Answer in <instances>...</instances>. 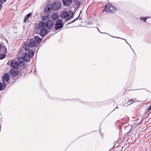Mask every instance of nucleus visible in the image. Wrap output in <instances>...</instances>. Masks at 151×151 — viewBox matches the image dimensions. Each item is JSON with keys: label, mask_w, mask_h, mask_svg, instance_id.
Instances as JSON below:
<instances>
[{"label": "nucleus", "mask_w": 151, "mask_h": 151, "mask_svg": "<svg viewBox=\"0 0 151 151\" xmlns=\"http://www.w3.org/2000/svg\"><path fill=\"white\" fill-rule=\"evenodd\" d=\"M50 7H48L47 6L45 9L44 10V12H49L50 11Z\"/></svg>", "instance_id": "nucleus-19"}, {"label": "nucleus", "mask_w": 151, "mask_h": 151, "mask_svg": "<svg viewBox=\"0 0 151 151\" xmlns=\"http://www.w3.org/2000/svg\"><path fill=\"white\" fill-rule=\"evenodd\" d=\"M72 0H63V4L66 6H68L71 3Z\"/></svg>", "instance_id": "nucleus-14"}, {"label": "nucleus", "mask_w": 151, "mask_h": 151, "mask_svg": "<svg viewBox=\"0 0 151 151\" xmlns=\"http://www.w3.org/2000/svg\"><path fill=\"white\" fill-rule=\"evenodd\" d=\"M148 18V17H141L140 18V19L146 22V20Z\"/></svg>", "instance_id": "nucleus-21"}, {"label": "nucleus", "mask_w": 151, "mask_h": 151, "mask_svg": "<svg viewBox=\"0 0 151 151\" xmlns=\"http://www.w3.org/2000/svg\"><path fill=\"white\" fill-rule=\"evenodd\" d=\"M10 77L8 73H6L4 74L2 78L3 82L4 84H6L5 83L7 82L9 80Z\"/></svg>", "instance_id": "nucleus-10"}, {"label": "nucleus", "mask_w": 151, "mask_h": 151, "mask_svg": "<svg viewBox=\"0 0 151 151\" xmlns=\"http://www.w3.org/2000/svg\"><path fill=\"white\" fill-rule=\"evenodd\" d=\"M104 11L107 12L114 13L117 11V9L112 4H108L106 5Z\"/></svg>", "instance_id": "nucleus-5"}, {"label": "nucleus", "mask_w": 151, "mask_h": 151, "mask_svg": "<svg viewBox=\"0 0 151 151\" xmlns=\"http://www.w3.org/2000/svg\"><path fill=\"white\" fill-rule=\"evenodd\" d=\"M5 50H6V48Z\"/></svg>", "instance_id": "nucleus-29"}, {"label": "nucleus", "mask_w": 151, "mask_h": 151, "mask_svg": "<svg viewBox=\"0 0 151 151\" xmlns=\"http://www.w3.org/2000/svg\"><path fill=\"white\" fill-rule=\"evenodd\" d=\"M130 102H132V103H131L130 104H132L133 103H134V102H135V101L134 102V100L133 99H131V100H130Z\"/></svg>", "instance_id": "nucleus-26"}, {"label": "nucleus", "mask_w": 151, "mask_h": 151, "mask_svg": "<svg viewBox=\"0 0 151 151\" xmlns=\"http://www.w3.org/2000/svg\"><path fill=\"white\" fill-rule=\"evenodd\" d=\"M79 16H80V14L78 16L77 18H76V19H75L73 20V21H72L71 22V23L73 22H75L76 21V20H78V19Z\"/></svg>", "instance_id": "nucleus-22"}, {"label": "nucleus", "mask_w": 151, "mask_h": 151, "mask_svg": "<svg viewBox=\"0 0 151 151\" xmlns=\"http://www.w3.org/2000/svg\"><path fill=\"white\" fill-rule=\"evenodd\" d=\"M35 30L37 34H39L42 37L44 36L48 32V30L46 29L45 22L42 21L36 24Z\"/></svg>", "instance_id": "nucleus-2"}, {"label": "nucleus", "mask_w": 151, "mask_h": 151, "mask_svg": "<svg viewBox=\"0 0 151 151\" xmlns=\"http://www.w3.org/2000/svg\"><path fill=\"white\" fill-rule=\"evenodd\" d=\"M63 24H62L61 19H59L56 22L55 25V29L56 30L59 29L63 27Z\"/></svg>", "instance_id": "nucleus-8"}, {"label": "nucleus", "mask_w": 151, "mask_h": 151, "mask_svg": "<svg viewBox=\"0 0 151 151\" xmlns=\"http://www.w3.org/2000/svg\"><path fill=\"white\" fill-rule=\"evenodd\" d=\"M115 37V38H119V37Z\"/></svg>", "instance_id": "nucleus-28"}, {"label": "nucleus", "mask_w": 151, "mask_h": 151, "mask_svg": "<svg viewBox=\"0 0 151 151\" xmlns=\"http://www.w3.org/2000/svg\"><path fill=\"white\" fill-rule=\"evenodd\" d=\"M42 19L44 21L47 20V19L49 18V15L47 14L46 15H43V16H42Z\"/></svg>", "instance_id": "nucleus-18"}, {"label": "nucleus", "mask_w": 151, "mask_h": 151, "mask_svg": "<svg viewBox=\"0 0 151 151\" xmlns=\"http://www.w3.org/2000/svg\"><path fill=\"white\" fill-rule=\"evenodd\" d=\"M60 3L58 1H56L52 4V9L54 10H57L60 8Z\"/></svg>", "instance_id": "nucleus-9"}, {"label": "nucleus", "mask_w": 151, "mask_h": 151, "mask_svg": "<svg viewBox=\"0 0 151 151\" xmlns=\"http://www.w3.org/2000/svg\"><path fill=\"white\" fill-rule=\"evenodd\" d=\"M73 15V13L72 12H68L67 11H64L62 12L60 17L62 19H65L66 21H68L72 17Z\"/></svg>", "instance_id": "nucleus-4"}, {"label": "nucleus", "mask_w": 151, "mask_h": 151, "mask_svg": "<svg viewBox=\"0 0 151 151\" xmlns=\"http://www.w3.org/2000/svg\"><path fill=\"white\" fill-rule=\"evenodd\" d=\"M121 39H123V40H124L125 41V42H126V43H127V44H128V45L130 46V48L132 49V50L134 52V51H133V49L131 48V45H130L128 43V42H127V41L126 40H125V39H122V38H121Z\"/></svg>", "instance_id": "nucleus-24"}, {"label": "nucleus", "mask_w": 151, "mask_h": 151, "mask_svg": "<svg viewBox=\"0 0 151 151\" xmlns=\"http://www.w3.org/2000/svg\"><path fill=\"white\" fill-rule=\"evenodd\" d=\"M32 13H30L27 15H26L24 20V22L26 23V22L28 20L30 17L32 15Z\"/></svg>", "instance_id": "nucleus-16"}, {"label": "nucleus", "mask_w": 151, "mask_h": 151, "mask_svg": "<svg viewBox=\"0 0 151 151\" xmlns=\"http://www.w3.org/2000/svg\"><path fill=\"white\" fill-rule=\"evenodd\" d=\"M74 6L76 9H78L82 4L80 1L78 0H75L74 1Z\"/></svg>", "instance_id": "nucleus-12"}, {"label": "nucleus", "mask_w": 151, "mask_h": 151, "mask_svg": "<svg viewBox=\"0 0 151 151\" xmlns=\"http://www.w3.org/2000/svg\"><path fill=\"white\" fill-rule=\"evenodd\" d=\"M6 0H0V3L3 4L4 2L6 1Z\"/></svg>", "instance_id": "nucleus-23"}, {"label": "nucleus", "mask_w": 151, "mask_h": 151, "mask_svg": "<svg viewBox=\"0 0 151 151\" xmlns=\"http://www.w3.org/2000/svg\"><path fill=\"white\" fill-rule=\"evenodd\" d=\"M9 62L7 63V65H9Z\"/></svg>", "instance_id": "nucleus-27"}, {"label": "nucleus", "mask_w": 151, "mask_h": 151, "mask_svg": "<svg viewBox=\"0 0 151 151\" xmlns=\"http://www.w3.org/2000/svg\"><path fill=\"white\" fill-rule=\"evenodd\" d=\"M150 19L151 20V19Z\"/></svg>", "instance_id": "nucleus-31"}, {"label": "nucleus", "mask_w": 151, "mask_h": 151, "mask_svg": "<svg viewBox=\"0 0 151 151\" xmlns=\"http://www.w3.org/2000/svg\"><path fill=\"white\" fill-rule=\"evenodd\" d=\"M36 44L34 39H31L30 40L29 43L26 42L24 43L23 47H22L19 50V52L20 53H22L24 51L26 52L30 47H34L36 46Z\"/></svg>", "instance_id": "nucleus-3"}, {"label": "nucleus", "mask_w": 151, "mask_h": 151, "mask_svg": "<svg viewBox=\"0 0 151 151\" xmlns=\"http://www.w3.org/2000/svg\"><path fill=\"white\" fill-rule=\"evenodd\" d=\"M10 66L14 69H18L19 66H21V65L19 64V63L16 61L13 60L10 63Z\"/></svg>", "instance_id": "nucleus-6"}, {"label": "nucleus", "mask_w": 151, "mask_h": 151, "mask_svg": "<svg viewBox=\"0 0 151 151\" xmlns=\"http://www.w3.org/2000/svg\"><path fill=\"white\" fill-rule=\"evenodd\" d=\"M5 87L6 85L4 84L3 82H0V91L4 90Z\"/></svg>", "instance_id": "nucleus-17"}, {"label": "nucleus", "mask_w": 151, "mask_h": 151, "mask_svg": "<svg viewBox=\"0 0 151 151\" xmlns=\"http://www.w3.org/2000/svg\"><path fill=\"white\" fill-rule=\"evenodd\" d=\"M17 69H12L11 70L10 74L12 77H15L19 73V71L17 70Z\"/></svg>", "instance_id": "nucleus-11"}, {"label": "nucleus", "mask_w": 151, "mask_h": 151, "mask_svg": "<svg viewBox=\"0 0 151 151\" xmlns=\"http://www.w3.org/2000/svg\"><path fill=\"white\" fill-rule=\"evenodd\" d=\"M6 56V55L5 54H0V60L3 59Z\"/></svg>", "instance_id": "nucleus-20"}, {"label": "nucleus", "mask_w": 151, "mask_h": 151, "mask_svg": "<svg viewBox=\"0 0 151 151\" xmlns=\"http://www.w3.org/2000/svg\"><path fill=\"white\" fill-rule=\"evenodd\" d=\"M1 45L0 44V47H1Z\"/></svg>", "instance_id": "nucleus-30"}, {"label": "nucleus", "mask_w": 151, "mask_h": 151, "mask_svg": "<svg viewBox=\"0 0 151 151\" xmlns=\"http://www.w3.org/2000/svg\"><path fill=\"white\" fill-rule=\"evenodd\" d=\"M34 39L36 44H38L42 41V39L37 36H36Z\"/></svg>", "instance_id": "nucleus-15"}, {"label": "nucleus", "mask_w": 151, "mask_h": 151, "mask_svg": "<svg viewBox=\"0 0 151 151\" xmlns=\"http://www.w3.org/2000/svg\"><path fill=\"white\" fill-rule=\"evenodd\" d=\"M59 15L57 13H54L51 16V18L54 21H58Z\"/></svg>", "instance_id": "nucleus-13"}, {"label": "nucleus", "mask_w": 151, "mask_h": 151, "mask_svg": "<svg viewBox=\"0 0 151 151\" xmlns=\"http://www.w3.org/2000/svg\"><path fill=\"white\" fill-rule=\"evenodd\" d=\"M151 109V105H150L149 106V108L147 109V111H149Z\"/></svg>", "instance_id": "nucleus-25"}, {"label": "nucleus", "mask_w": 151, "mask_h": 151, "mask_svg": "<svg viewBox=\"0 0 151 151\" xmlns=\"http://www.w3.org/2000/svg\"><path fill=\"white\" fill-rule=\"evenodd\" d=\"M54 24L53 21L51 20H47L46 22H45L46 28L47 29H51L53 27Z\"/></svg>", "instance_id": "nucleus-7"}, {"label": "nucleus", "mask_w": 151, "mask_h": 151, "mask_svg": "<svg viewBox=\"0 0 151 151\" xmlns=\"http://www.w3.org/2000/svg\"><path fill=\"white\" fill-rule=\"evenodd\" d=\"M28 52V53L24 51L20 53L19 51V55L22 54V56L18 58L19 63L21 65V66L24 65L25 61L29 62L34 55V51L32 50H29Z\"/></svg>", "instance_id": "nucleus-1"}]
</instances>
